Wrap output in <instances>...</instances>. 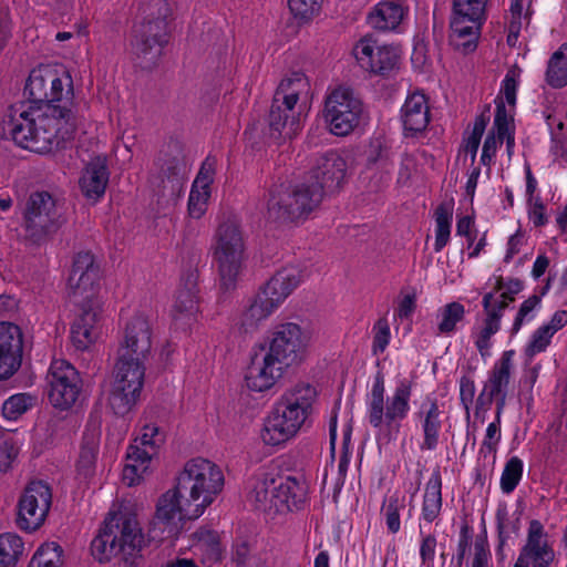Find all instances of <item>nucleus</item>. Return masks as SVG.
I'll return each mask as SVG.
<instances>
[{"label": "nucleus", "mask_w": 567, "mask_h": 567, "mask_svg": "<svg viewBox=\"0 0 567 567\" xmlns=\"http://www.w3.org/2000/svg\"><path fill=\"white\" fill-rule=\"evenodd\" d=\"M269 131L271 137L292 138L300 130L299 113L296 107L272 99L268 115Z\"/></svg>", "instance_id": "30"}, {"label": "nucleus", "mask_w": 567, "mask_h": 567, "mask_svg": "<svg viewBox=\"0 0 567 567\" xmlns=\"http://www.w3.org/2000/svg\"><path fill=\"white\" fill-rule=\"evenodd\" d=\"M90 297V295L85 296L86 301L83 303L81 312L74 321L100 332L101 307L96 300Z\"/></svg>", "instance_id": "49"}, {"label": "nucleus", "mask_w": 567, "mask_h": 567, "mask_svg": "<svg viewBox=\"0 0 567 567\" xmlns=\"http://www.w3.org/2000/svg\"><path fill=\"white\" fill-rule=\"evenodd\" d=\"M22 351L21 329L13 323H0V380L11 378L19 370Z\"/></svg>", "instance_id": "25"}, {"label": "nucleus", "mask_w": 567, "mask_h": 567, "mask_svg": "<svg viewBox=\"0 0 567 567\" xmlns=\"http://www.w3.org/2000/svg\"><path fill=\"white\" fill-rule=\"evenodd\" d=\"M496 112L494 117V126L496 127L497 134L501 138H506L508 146L514 143V137L509 133L511 116L506 111L503 99L497 97L495 100Z\"/></svg>", "instance_id": "53"}, {"label": "nucleus", "mask_w": 567, "mask_h": 567, "mask_svg": "<svg viewBox=\"0 0 567 567\" xmlns=\"http://www.w3.org/2000/svg\"><path fill=\"white\" fill-rule=\"evenodd\" d=\"M483 308L486 313L484 327L478 332L475 346L482 355H485L491 347V338L501 329L503 311L507 308L504 300L494 301V292H487L483 297Z\"/></svg>", "instance_id": "31"}, {"label": "nucleus", "mask_w": 567, "mask_h": 567, "mask_svg": "<svg viewBox=\"0 0 567 567\" xmlns=\"http://www.w3.org/2000/svg\"><path fill=\"white\" fill-rule=\"evenodd\" d=\"M29 105L10 106L2 130L13 142L34 153H49L75 130L73 80L51 66L33 69L24 86Z\"/></svg>", "instance_id": "1"}, {"label": "nucleus", "mask_w": 567, "mask_h": 567, "mask_svg": "<svg viewBox=\"0 0 567 567\" xmlns=\"http://www.w3.org/2000/svg\"><path fill=\"white\" fill-rule=\"evenodd\" d=\"M195 550L204 555L207 563H216L221 558V546L218 534L209 529H199L194 534Z\"/></svg>", "instance_id": "39"}, {"label": "nucleus", "mask_w": 567, "mask_h": 567, "mask_svg": "<svg viewBox=\"0 0 567 567\" xmlns=\"http://www.w3.org/2000/svg\"><path fill=\"white\" fill-rule=\"evenodd\" d=\"M300 281L301 272L296 267L277 271L238 318L236 322L238 331L245 334L256 331L260 322L271 316Z\"/></svg>", "instance_id": "7"}, {"label": "nucleus", "mask_w": 567, "mask_h": 567, "mask_svg": "<svg viewBox=\"0 0 567 567\" xmlns=\"http://www.w3.org/2000/svg\"><path fill=\"white\" fill-rule=\"evenodd\" d=\"M523 476V462L519 457H511L503 470L501 476V489L505 494L512 493Z\"/></svg>", "instance_id": "46"}, {"label": "nucleus", "mask_w": 567, "mask_h": 567, "mask_svg": "<svg viewBox=\"0 0 567 567\" xmlns=\"http://www.w3.org/2000/svg\"><path fill=\"white\" fill-rule=\"evenodd\" d=\"M197 293V276L195 272H189L183 277L182 284L175 296L172 310V316L175 322L189 324L196 319L199 303Z\"/></svg>", "instance_id": "28"}, {"label": "nucleus", "mask_w": 567, "mask_h": 567, "mask_svg": "<svg viewBox=\"0 0 567 567\" xmlns=\"http://www.w3.org/2000/svg\"><path fill=\"white\" fill-rule=\"evenodd\" d=\"M540 303V297L537 295L530 296L519 307L517 316L513 323V332L516 333L525 321H530L534 318L533 311Z\"/></svg>", "instance_id": "56"}, {"label": "nucleus", "mask_w": 567, "mask_h": 567, "mask_svg": "<svg viewBox=\"0 0 567 567\" xmlns=\"http://www.w3.org/2000/svg\"><path fill=\"white\" fill-rule=\"evenodd\" d=\"M404 508L405 496L399 492H394L384 499L381 513L384 516L386 528L391 534H396L400 530V513Z\"/></svg>", "instance_id": "44"}, {"label": "nucleus", "mask_w": 567, "mask_h": 567, "mask_svg": "<svg viewBox=\"0 0 567 567\" xmlns=\"http://www.w3.org/2000/svg\"><path fill=\"white\" fill-rule=\"evenodd\" d=\"M353 54L362 69L380 75L393 71L400 59L396 48L380 44L372 37H364L359 40L353 48Z\"/></svg>", "instance_id": "19"}, {"label": "nucleus", "mask_w": 567, "mask_h": 567, "mask_svg": "<svg viewBox=\"0 0 567 567\" xmlns=\"http://www.w3.org/2000/svg\"><path fill=\"white\" fill-rule=\"evenodd\" d=\"M323 0H288L295 17L308 21L319 13Z\"/></svg>", "instance_id": "52"}, {"label": "nucleus", "mask_w": 567, "mask_h": 567, "mask_svg": "<svg viewBox=\"0 0 567 567\" xmlns=\"http://www.w3.org/2000/svg\"><path fill=\"white\" fill-rule=\"evenodd\" d=\"M145 363L138 359L116 357L109 405L117 415L127 414L140 400L145 379Z\"/></svg>", "instance_id": "11"}, {"label": "nucleus", "mask_w": 567, "mask_h": 567, "mask_svg": "<svg viewBox=\"0 0 567 567\" xmlns=\"http://www.w3.org/2000/svg\"><path fill=\"white\" fill-rule=\"evenodd\" d=\"M475 396V383L470 377H462L460 380V398L461 402L468 414L470 408Z\"/></svg>", "instance_id": "61"}, {"label": "nucleus", "mask_w": 567, "mask_h": 567, "mask_svg": "<svg viewBox=\"0 0 567 567\" xmlns=\"http://www.w3.org/2000/svg\"><path fill=\"white\" fill-rule=\"evenodd\" d=\"M33 396L27 393H18L7 399L2 405V414L8 420H17L33 404Z\"/></svg>", "instance_id": "47"}, {"label": "nucleus", "mask_w": 567, "mask_h": 567, "mask_svg": "<svg viewBox=\"0 0 567 567\" xmlns=\"http://www.w3.org/2000/svg\"><path fill=\"white\" fill-rule=\"evenodd\" d=\"M362 103L348 86H338L326 96L323 117L329 130L337 136L351 133L360 122Z\"/></svg>", "instance_id": "14"}, {"label": "nucleus", "mask_w": 567, "mask_h": 567, "mask_svg": "<svg viewBox=\"0 0 567 567\" xmlns=\"http://www.w3.org/2000/svg\"><path fill=\"white\" fill-rule=\"evenodd\" d=\"M317 399L315 386L297 383L289 388L266 420L262 440L278 445L293 437L308 422Z\"/></svg>", "instance_id": "3"}, {"label": "nucleus", "mask_w": 567, "mask_h": 567, "mask_svg": "<svg viewBox=\"0 0 567 567\" xmlns=\"http://www.w3.org/2000/svg\"><path fill=\"white\" fill-rule=\"evenodd\" d=\"M434 217L436 224L434 250L439 252L446 246L450 239L453 217L452 205L447 203L439 205L435 209Z\"/></svg>", "instance_id": "43"}, {"label": "nucleus", "mask_w": 567, "mask_h": 567, "mask_svg": "<svg viewBox=\"0 0 567 567\" xmlns=\"http://www.w3.org/2000/svg\"><path fill=\"white\" fill-rule=\"evenodd\" d=\"M413 384L408 379L396 382L391 394L385 398L384 377L378 372L367 399V419L369 424L382 432L390 441L396 437L402 421L410 412Z\"/></svg>", "instance_id": "4"}, {"label": "nucleus", "mask_w": 567, "mask_h": 567, "mask_svg": "<svg viewBox=\"0 0 567 567\" xmlns=\"http://www.w3.org/2000/svg\"><path fill=\"white\" fill-rule=\"evenodd\" d=\"M501 440V414L496 411V420L488 424L485 437L482 442L481 452L495 453L496 446Z\"/></svg>", "instance_id": "57"}, {"label": "nucleus", "mask_w": 567, "mask_h": 567, "mask_svg": "<svg viewBox=\"0 0 567 567\" xmlns=\"http://www.w3.org/2000/svg\"><path fill=\"white\" fill-rule=\"evenodd\" d=\"M553 333L544 326L539 327L532 336L529 343L525 349V354L532 359L535 354L546 350L553 338Z\"/></svg>", "instance_id": "54"}, {"label": "nucleus", "mask_w": 567, "mask_h": 567, "mask_svg": "<svg viewBox=\"0 0 567 567\" xmlns=\"http://www.w3.org/2000/svg\"><path fill=\"white\" fill-rule=\"evenodd\" d=\"M307 499V486L292 476L262 474L256 477L249 501L270 515L299 511Z\"/></svg>", "instance_id": "6"}, {"label": "nucleus", "mask_w": 567, "mask_h": 567, "mask_svg": "<svg viewBox=\"0 0 567 567\" xmlns=\"http://www.w3.org/2000/svg\"><path fill=\"white\" fill-rule=\"evenodd\" d=\"M99 336V331H93L76 321L71 327V341L79 351L87 350L97 340Z\"/></svg>", "instance_id": "51"}, {"label": "nucleus", "mask_w": 567, "mask_h": 567, "mask_svg": "<svg viewBox=\"0 0 567 567\" xmlns=\"http://www.w3.org/2000/svg\"><path fill=\"white\" fill-rule=\"evenodd\" d=\"M401 121L405 136L423 133L430 123V106L423 93L408 95L401 107Z\"/></svg>", "instance_id": "29"}, {"label": "nucleus", "mask_w": 567, "mask_h": 567, "mask_svg": "<svg viewBox=\"0 0 567 567\" xmlns=\"http://www.w3.org/2000/svg\"><path fill=\"white\" fill-rule=\"evenodd\" d=\"M373 331L372 351L374 354L382 353L386 349L391 338L390 327L386 319H379L373 327Z\"/></svg>", "instance_id": "55"}, {"label": "nucleus", "mask_w": 567, "mask_h": 567, "mask_svg": "<svg viewBox=\"0 0 567 567\" xmlns=\"http://www.w3.org/2000/svg\"><path fill=\"white\" fill-rule=\"evenodd\" d=\"M505 138H501V136L494 132H489L484 141L482 155H481V163L484 166H491L493 163V159L496 155L498 146L503 144V141Z\"/></svg>", "instance_id": "59"}, {"label": "nucleus", "mask_w": 567, "mask_h": 567, "mask_svg": "<svg viewBox=\"0 0 567 567\" xmlns=\"http://www.w3.org/2000/svg\"><path fill=\"white\" fill-rule=\"evenodd\" d=\"M169 7L165 0H153L146 18L133 29L131 52L142 68L150 69L156 64L167 43V18Z\"/></svg>", "instance_id": "9"}, {"label": "nucleus", "mask_w": 567, "mask_h": 567, "mask_svg": "<svg viewBox=\"0 0 567 567\" xmlns=\"http://www.w3.org/2000/svg\"><path fill=\"white\" fill-rule=\"evenodd\" d=\"M210 189H202L192 185V189L187 203L188 216L194 219L202 218L208 206Z\"/></svg>", "instance_id": "48"}, {"label": "nucleus", "mask_w": 567, "mask_h": 567, "mask_svg": "<svg viewBox=\"0 0 567 567\" xmlns=\"http://www.w3.org/2000/svg\"><path fill=\"white\" fill-rule=\"evenodd\" d=\"M517 559L528 567H550L554 563L555 551L539 520L533 519L529 523L527 540Z\"/></svg>", "instance_id": "24"}, {"label": "nucleus", "mask_w": 567, "mask_h": 567, "mask_svg": "<svg viewBox=\"0 0 567 567\" xmlns=\"http://www.w3.org/2000/svg\"><path fill=\"white\" fill-rule=\"evenodd\" d=\"M405 14L403 6L398 0H383L369 13L371 27L382 31L394 30Z\"/></svg>", "instance_id": "34"}, {"label": "nucleus", "mask_w": 567, "mask_h": 567, "mask_svg": "<svg viewBox=\"0 0 567 567\" xmlns=\"http://www.w3.org/2000/svg\"><path fill=\"white\" fill-rule=\"evenodd\" d=\"M109 183V171L105 161L95 158L91 161L82 173L80 187L84 196L96 200L105 193Z\"/></svg>", "instance_id": "33"}, {"label": "nucleus", "mask_w": 567, "mask_h": 567, "mask_svg": "<svg viewBox=\"0 0 567 567\" xmlns=\"http://www.w3.org/2000/svg\"><path fill=\"white\" fill-rule=\"evenodd\" d=\"M350 440V434H346L344 435V440H343V453L342 455L340 456V460H339V464H338V478H337V482H336V493H338L341 487L343 486L344 484V478H346V475H347V472H348V468H349V464H350V455L348 453V442Z\"/></svg>", "instance_id": "62"}, {"label": "nucleus", "mask_w": 567, "mask_h": 567, "mask_svg": "<svg viewBox=\"0 0 567 567\" xmlns=\"http://www.w3.org/2000/svg\"><path fill=\"white\" fill-rule=\"evenodd\" d=\"M310 84L307 76L302 72H291L286 75L279 83L274 99H278L281 103L296 107L301 96H307Z\"/></svg>", "instance_id": "35"}, {"label": "nucleus", "mask_w": 567, "mask_h": 567, "mask_svg": "<svg viewBox=\"0 0 567 567\" xmlns=\"http://www.w3.org/2000/svg\"><path fill=\"white\" fill-rule=\"evenodd\" d=\"M176 486L182 497L188 499L192 507H186L189 515L202 516L225 486L221 467L204 457L187 461L176 478Z\"/></svg>", "instance_id": "5"}, {"label": "nucleus", "mask_w": 567, "mask_h": 567, "mask_svg": "<svg viewBox=\"0 0 567 567\" xmlns=\"http://www.w3.org/2000/svg\"><path fill=\"white\" fill-rule=\"evenodd\" d=\"M347 163L337 152H328L320 156L313 166L311 174L316 179L310 186H320L321 192L324 189H338L346 177Z\"/></svg>", "instance_id": "27"}, {"label": "nucleus", "mask_w": 567, "mask_h": 567, "mask_svg": "<svg viewBox=\"0 0 567 567\" xmlns=\"http://www.w3.org/2000/svg\"><path fill=\"white\" fill-rule=\"evenodd\" d=\"M165 435L155 424H145L142 433L127 450V463L123 468V481L133 486L147 471L152 457L164 443Z\"/></svg>", "instance_id": "16"}, {"label": "nucleus", "mask_w": 567, "mask_h": 567, "mask_svg": "<svg viewBox=\"0 0 567 567\" xmlns=\"http://www.w3.org/2000/svg\"><path fill=\"white\" fill-rule=\"evenodd\" d=\"M416 169V161L415 157L411 154H403L401 158L400 169L398 174V182L400 184H406L412 174Z\"/></svg>", "instance_id": "63"}, {"label": "nucleus", "mask_w": 567, "mask_h": 567, "mask_svg": "<svg viewBox=\"0 0 567 567\" xmlns=\"http://www.w3.org/2000/svg\"><path fill=\"white\" fill-rule=\"evenodd\" d=\"M465 317V308L462 303L453 301L441 307L436 313L437 333L450 334L456 330V326Z\"/></svg>", "instance_id": "42"}, {"label": "nucleus", "mask_w": 567, "mask_h": 567, "mask_svg": "<svg viewBox=\"0 0 567 567\" xmlns=\"http://www.w3.org/2000/svg\"><path fill=\"white\" fill-rule=\"evenodd\" d=\"M322 200L320 186L308 183L291 188H275L267 203V219L278 226L299 224L318 208Z\"/></svg>", "instance_id": "8"}, {"label": "nucleus", "mask_w": 567, "mask_h": 567, "mask_svg": "<svg viewBox=\"0 0 567 567\" xmlns=\"http://www.w3.org/2000/svg\"><path fill=\"white\" fill-rule=\"evenodd\" d=\"M496 524L498 532L497 553H502L507 539L513 533H516V526L511 522L507 517V513L503 509H498L496 513Z\"/></svg>", "instance_id": "58"}, {"label": "nucleus", "mask_w": 567, "mask_h": 567, "mask_svg": "<svg viewBox=\"0 0 567 567\" xmlns=\"http://www.w3.org/2000/svg\"><path fill=\"white\" fill-rule=\"evenodd\" d=\"M101 279V267L90 251L79 252L73 260L72 270L69 277V285L74 295H92L95 286Z\"/></svg>", "instance_id": "26"}, {"label": "nucleus", "mask_w": 567, "mask_h": 567, "mask_svg": "<svg viewBox=\"0 0 567 567\" xmlns=\"http://www.w3.org/2000/svg\"><path fill=\"white\" fill-rule=\"evenodd\" d=\"M487 0H453L451 44L463 53L475 50L486 20Z\"/></svg>", "instance_id": "13"}, {"label": "nucleus", "mask_w": 567, "mask_h": 567, "mask_svg": "<svg viewBox=\"0 0 567 567\" xmlns=\"http://www.w3.org/2000/svg\"><path fill=\"white\" fill-rule=\"evenodd\" d=\"M158 162L159 173L172 183V189L178 187L186 172L181 146L177 143L168 145V152L163 153Z\"/></svg>", "instance_id": "36"}, {"label": "nucleus", "mask_w": 567, "mask_h": 567, "mask_svg": "<svg viewBox=\"0 0 567 567\" xmlns=\"http://www.w3.org/2000/svg\"><path fill=\"white\" fill-rule=\"evenodd\" d=\"M99 453V436L94 433L86 434L81 444L76 471L80 476L87 480L95 473V464Z\"/></svg>", "instance_id": "38"}, {"label": "nucleus", "mask_w": 567, "mask_h": 567, "mask_svg": "<svg viewBox=\"0 0 567 567\" xmlns=\"http://www.w3.org/2000/svg\"><path fill=\"white\" fill-rule=\"evenodd\" d=\"M186 507L190 508L192 504L181 496L177 486L163 494L157 502L156 513L150 529L151 537L158 542L174 538L183 528V520L199 517L189 515Z\"/></svg>", "instance_id": "15"}, {"label": "nucleus", "mask_w": 567, "mask_h": 567, "mask_svg": "<svg viewBox=\"0 0 567 567\" xmlns=\"http://www.w3.org/2000/svg\"><path fill=\"white\" fill-rule=\"evenodd\" d=\"M288 367L266 352V346L260 347L251 359L246 374L247 386L256 392L271 389L284 375Z\"/></svg>", "instance_id": "22"}, {"label": "nucleus", "mask_w": 567, "mask_h": 567, "mask_svg": "<svg viewBox=\"0 0 567 567\" xmlns=\"http://www.w3.org/2000/svg\"><path fill=\"white\" fill-rule=\"evenodd\" d=\"M306 338L301 328L293 322L276 327L266 347V352L290 367L297 363L305 351Z\"/></svg>", "instance_id": "21"}, {"label": "nucleus", "mask_w": 567, "mask_h": 567, "mask_svg": "<svg viewBox=\"0 0 567 567\" xmlns=\"http://www.w3.org/2000/svg\"><path fill=\"white\" fill-rule=\"evenodd\" d=\"M512 354V351L504 352L502 358L495 363L487 383L477 398L478 409H488L493 400L496 399L498 414H502L513 367Z\"/></svg>", "instance_id": "23"}, {"label": "nucleus", "mask_w": 567, "mask_h": 567, "mask_svg": "<svg viewBox=\"0 0 567 567\" xmlns=\"http://www.w3.org/2000/svg\"><path fill=\"white\" fill-rule=\"evenodd\" d=\"M214 258L218 266L221 287L233 289L243 270L245 243L236 220L221 223L215 234Z\"/></svg>", "instance_id": "10"}, {"label": "nucleus", "mask_w": 567, "mask_h": 567, "mask_svg": "<svg viewBox=\"0 0 567 567\" xmlns=\"http://www.w3.org/2000/svg\"><path fill=\"white\" fill-rule=\"evenodd\" d=\"M442 509V476L435 468L429 478L422 503V517L427 523L434 522Z\"/></svg>", "instance_id": "37"}, {"label": "nucleus", "mask_w": 567, "mask_h": 567, "mask_svg": "<svg viewBox=\"0 0 567 567\" xmlns=\"http://www.w3.org/2000/svg\"><path fill=\"white\" fill-rule=\"evenodd\" d=\"M546 81L553 87H563L567 84V42L549 59Z\"/></svg>", "instance_id": "40"}, {"label": "nucleus", "mask_w": 567, "mask_h": 567, "mask_svg": "<svg viewBox=\"0 0 567 567\" xmlns=\"http://www.w3.org/2000/svg\"><path fill=\"white\" fill-rule=\"evenodd\" d=\"M49 400L60 409L72 406L81 391V378L76 369L65 360H54L48 375Z\"/></svg>", "instance_id": "18"}, {"label": "nucleus", "mask_w": 567, "mask_h": 567, "mask_svg": "<svg viewBox=\"0 0 567 567\" xmlns=\"http://www.w3.org/2000/svg\"><path fill=\"white\" fill-rule=\"evenodd\" d=\"M52 504L49 485L42 481L31 482L18 503V526L27 532L38 529L44 523Z\"/></svg>", "instance_id": "17"}, {"label": "nucleus", "mask_w": 567, "mask_h": 567, "mask_svg": "<svg viewBox=\"0 0 567 567\" xmlns=\"http://www.w3.org/2000/svg\"><path fill=\"white\" fill-rule=\"evenodd\" d=\"M441 414L435 400H426L422 403L417 412L423 431V441L420 445L422 451H434L437 447L442 427Z\"/></svg>", "instance_id": "32"}, {"label": "nucleus", "mask_w": 567, "mask_h": 567, "mask_svg": "<svg viewBox=\"0 0 567 567\" xmlns=\"http://www.w3.org/2000/svg\"><path fill=\"white\" fill-rule=\"evenodd\" d=\"M17 453V449L12 443L0 441V472H6L10 468Z\"/></svg>", "instance_id": "64"}, {"label": "nucleus", "mask_w": 567, "mask_h": 567, "mask_svg": "<svg viewBox=\"0 0 567 567\" xmlns=\"http://www.w3.org/2000/svg\"><path fill=\"white\" fill-rule=\"evenodd\" d=\"M491 553L485 539H476L474 544V557L471 567H491Z\"/></svg>", "instance_id": "60"}, {"label": "nucleus", "mask_w": 567, "mask_h": 567, "mask_svg": "<svg viewBox=\"0 0 567 567\" xmlns=\"http://www.w3.org/2000/svg\"><path fill=\"white\" fill-rule=\"evenodd\" d=\"M152 351V327L148 318L142 313L133 316L124 327L123 339L117 357L138 359L146 362Z\"/></svg>", "instance_id": "20"}, {"label": "nucleus", "mask_w": 567, "mask_h": 567, "mask_svg": "<svg viewBox=\"0 0 567 567\" xmlns=\"http://www.w3.org/2000/svg\"><path fill=\"white\" fill-rule=\"evenodd\" d=\"M489 117L481 114L475 118L471 134L464 141V151L471 155V163L476 159V154L480 147L481 138L484 134Z\"/></svg>", "instance_id": "50"}, {"label": "nucleus", "mask_w": 567, "mask_h": 567, "mask_svg": "<svg viewBox=\"0 0 567 567\" xmlns=\"http://www.w3.org/2000/svg\"><path fill=\"white\" fill-rule=\"evenodd\" d=\"M24 553L22 538L13 533L0 535V567H16Z\"/></svg>", "instance_id": "41"}, {"label": "nucleus", "mask_w": 567, "mask_h": 567, "mask_svg": "<svg viewBox=\"0 0 567 567\" xmlns=\"http://www.w3.org/2000/svg\"><path fill=\"white\" fill-rule=\"evenodd\" d=\"M148 539L133 508L127 504L114 505L103 527L91 543L92 555L101 563L118 557L128 566H138Z\"/></svg>", "instance_id": "2"}, {"label": "nucleus", "mask_w": 567, "mask_h": 567, "mask_svg": "<svg viewBox=\"0 0 567 567\" xmlns=\"http://www.w3.org/2000/svg\"><path fill=\"white\" fill-rule=\"evenodd\" d=\"M63 224V204L48 192L33 193L24 210L25 237L41 244L51 237Z\"/></svg>", "instance_id": "12"}, {"label": "nucleus", "mask_w": 567, "mask_h": 567, "mask_svg": "<svg viewBox=\"0 0 567 567\" xmlns=\"http://www.w3.org/2000/svg\"><path fill=\"white\" fill-rule=\"evenodd\" d=\"M63 549L56 543L41 545L30 560L29 567H62Z\"/></svg>", "instance_id": "45"}]
</instances>
